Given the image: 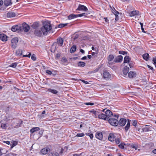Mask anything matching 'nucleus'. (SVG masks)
Returning a JSON list of instances; mask_svg holds the SVG:
<instances>
[{"mask_svg": "<svg viewBox=\"0 0 156 156\" xmlns=\"http://www.w3.org/2000/svg\"><path fill=\"white\" fill-rule=\"evenodd\" d=\"M52 28V27L50 23L48 21H45L43 23V26L40 29L37 28L35 29L34 31V34L38 37H41L43 35H46L48 31H50Z\"/></svg>", "mask_w": 156, "mask_h": 156, "instance_id": "f257e3e1", "label": "nucleus"}, {"mask_svg": "<svg viewBox=\"0 0 156 156\" xmlns=\"http://www.w3.org/2000/svg\"><path fill=\"white\" fill-rule=\"evenodd\" d=\"M102 76L103 79L107 80H111L112 77V76L107 70H104V71Z\"/></svg>", "mask_w": 156, "mask_h": 156, "instance_id": "f03ea898", "label": "nucleus"}, {"mask_svg": "<svg viewBox=\"0 0 156 156\" xmlns=\"http://www.w3.org/2000/svg\"><path fill=\"white\" fill-rule=\"evenodd\" d=\"M18 42V39L17 37L12 38L11 41V45L12 47L14 49L16 48L17 46V44Z\"/></svg>", "mask_w": 156, "mask_h": 156, "instance_id": "7ed1b4c3", "label": "nucleus"}, {"mask_svg": "<svg viewBox=\"0 0 156 156\" xmlns=\"http://www.w3.org/2000/svg\"><path fill=\"white\" fill-rule=\"evenodd\" d=\"M109 123L113 126H117L119 124L118 120L115 119H110L108 120Z\"/></svg>", "mask_w": 156, "mask_h": 156, "instance_id": "20e7f679", "label": "nucleus"}, {"mask_svg": "<svg viewBox=\"0 0 156 156\" xmlns=\"http://www.w3.org/2000/svg\"><path fill=\"white\" fill-rule=\"evenodd\" d=\"M22 30V27L20 25L13 26L11 28V30L13 32H16L17 30Z\"/></svg>", "mask_w": 156, "mask_h": 156, "instance_id": "39448f33", "label": "nucleus"}, {"mask_svg": "<svg viewBox=\"0 0 156 156\" xmlns=\"http://www.w3.org/2000/svg\"><path fill=\"white\" fill-rule=\"evenodd\" d=\"M152 129V126L149 125H145L142 128V130L143 132H146L151 131Z\"/></svg>", "mask_w": 156, "mask_h": 156, "instance_id": "423d86ee", "label": "nucleus"}, {"mask_svg": "<svg viewBox=\"0 0 156 156\" xmlns=\"http://www.w3.org/2000/svg\"><path fill=\"white\" fill-rule=\"evenodd\" d=\"M76 10L86 11L88 10V9L85 6L79 4L77 8L76 9Z\"/></svg>", "mask_w": 156, "mask_h": 156, "instance_id": "0eeeda50", "label": "nucleus"}, {"mask_svg": "<svg viewBox=\"0 0 156 156\" xmlns=\"http://www.w3.org/2000/svg\"><path fill=\"white\" fill-rule=\"evenodd\" d=\"M21 27H22V29H23L25 32H28L30 29V26L25 23H23L22 26Z\"/></svg>", "mask_w": 156, "mask_h": 156, "instance_id": "6e6552de", "label": "nucleus"}, {"mask_svg": "<svg viewBox=\"0 0 156 156\" xmlns=\"http://www.w3.org/2000/svg\"><path fill=\"white\" fill-rule=\"evenodd\" d=\"M98 117L100 119H103L105 120H108L109 119L108 117L103 113L99 114V113Z\"/></svg>", "mask_w": 156, "mask_h": 156, "instance_id": "1a4fd4ad", "label": "nucleus"}, {"mask_svg": "<svg viewBox=\"0 0 156 156\" xmlns=\"http://www.w3.org/2000/svg\"><path fill=\"white\" fill-rule=\"evenodd\" d=\"M50 149L48 148H44L41 150L40 154L42 155H45L48 153V152L50 151Z\"/></svg>", "mask_w": 156, "mask_h": 156, "instance_id": "9d476101", "label": "nucleus"}, {"mask_svg": "<svg viewBox=\"0 0 156 156\" xmlns=\"http://www.w3.org/2000/svg\"><path fill=\"white\" fill-rule=\"evenodd\" d=\"M126 122L127 120L126 119L121 118L119 121V124L120 126H123L125 125Z\"/></svg>", "mask_w": 156, "mask_h": 156, "instance_id": "9b49d317", "label": "nucleus"}, {"mask_svg": "<svg viewBox=\"0 0 156 156\" xmlns=\"http://www.w3.org/2000/svg\"><path fill=\"white\" fill-rule=\"evenodd\" d=\"M89 112L92 114V115L95 118H97L99 115V112L94 109H92L89 111Z\"/></svg>", "mask_w": 156, "mask_h": 156, "instance_id": "f8f14e48", "label": "nucleus"}, {"mask_svg": "<svg viewBox=\"0 0 156 156\" xmlns=\"http://www.w3.org/2000/svg\"><path fill=\"white\" fill-rule=\"evenodd\" d=\"M95 136L98 139L101 140L103 139V134L101 132H97L95 135Z\"/></svg>", "mask_w": 156, "mask_h": 156, "instance_id": "ddd939ff", "label": "nucleus"}, {"mask_svg": "<svg viewBox=\"0 0 156 156\" xmlns=\"http://www.w3.org/2000/svg\"><path fill=\"white\" fill-rule=\"evenodd\" d=\"M16 15L14 12L9 11L7 13L6 16L7 18H12L15 17Z\"/></svg>", "mask_w": 156, "mask_h": 156, "instance_id": "4468645a", "label": "nucleus"}, {"mask_svg": "<svg viewBox=\"0 0 156 156\" xmlns=\"http://www.w3.org/2000/svg\"><path fill=\"white\" fill-rule=\"evenodd\" d=\"M0 40L3 41H6L7 40V36L4 34H0Z\"/></svg>", "mask_w": 156, "mask_h": 156, "instance_id": "2eb2a0df", "label": "nucleus"}, {"mask_svg": "<svg viewBox=\"0 0 156 156\" xmlns=\"http://www.w3.org/2000/svg\"><path fill=\"white\" fill-rule=\"evenodd\" d=\"M128 76L129 78H133L136 77V73L135 72L131 71L129 73Z\"/></svg>", "mask_w": 156, "mask_h": 156, "instance_id": "dca6fc26", "label": "nucleus"}, {"mask_svg": "<svg viewBox=\"0 0 156 156\" xmlns=\"http://www.w3.org/2000/svg\"><path fill=\"white\" fill-rule=\"evenodd\" d=\"M123 57L122 55H119L114 60L115 62H121L122 60Z\"/></svg>", "mask_w": 156, "mask_h": 156, "instance_id": "f3484780", "label": "nucleus"}, {"mask_svg": "<svg viewBox=\"0 0 156 156\" xmlns=\"http://www.w3.org/2000/svg\"><path fill=\"white\" fill-rule=\"evenodd\" d=\"M115 139V134L113 133H110L108 137V140L111 141H114Z\"/></svg>", "mask_w": 156, "mask_h": 156, "instance_id": "a211bd4d", "label": "nucleus"}, {"mask_svg": "<svg viewBox=\"0 0 156 156\" xmlns=\"http://www.w3.org/2000/svg\"><path fill=\"white\" fill-rule=\"evenodd\" d=\"M129 70V68L127 66H125L122 71L123 74L125 75H126L128 73Z\"/></svg>", "mask_w": 156, "mask_h": 156, "instance_id": "6ab92c4d", "label": "nucleus"}, {"mask_svg": "<svg viewBox=\"0 0 156 156\" xmlns=\"http://www.w3.org/2000/svg\"><path fill=\"white\" fill-rule=\"evenodd\" d=\"M11 1V0H5L4 1V5L6 6L11 5L12 4V2Z\"/></svg>", "mask_w": 156, "mask_h": 156, "instance_id": "aec40b11", "label": "nucleus"}, {"mask_svg": "<svg viewBox=\"0 0 156 156\" xmlns=\"http://www.w3.org/2000/svg\"><path fill=\"white\" fill-rule=\"evenodd\" d=\"M106 115L107 117H111L113 115L112 112L109 110H107L105 112Z\"/></svg>", "mask_w": 156, "mask_h": 156, "instance_id": "412c9836", "label": "nucleus"}, {"mask_svg": "<svg viewBox=\"0 0 156 156\" xmlns=\"http://www.w3.org/2000/svg\"><path fill=\"white\" fill-rule=\"evenodd\" d=\"M131 59V58L129 56H126L124 58V63H128L129 62Z\"/></svg>", "mask_w": 156, "mask_h": 156, "instance_id": "4be33fe9", "label": "nucleus"}, {"mask_svg": "<svg viewBox=\"0 0 156 156\" xmlns=\"http://www.w3.org/2000/svg\"><path fill=\"white\" fill-rule=\"evenodd\" d=\"M130 127V121L129 120H128L126 126L124 127L125 130L126 131H127L129 129Z\"/></svg>", "mask_w": 156, "mask_h": 156, "instance_id": "5701e85b", "label": "nucleus"}, {"mask_svg": "<svg viewBox=\"0 0 156 156\" xmlns=\"http://www.w3.org/2000/svg\"><path fill=\"white\" fill-rule=\"evenodd\" d=\"M57 40L58 45L61 46H62L63 43V41L62 39L61 38H59L57 39Z\"/></svg>", "mask_w": 156, "mask_h": 156, "instance_id": "b1692460", "label": "nucleus"}, {"mask_svg": "<svg viewBox=\"0 0 156 156\" xmlns=\"http://www.w3.org/2000/svg\"><path fill=\"white\" fill-rule=\"evenodd\" d=\"M40 129L38 127H33L30 129V132L31 133H33L34 132L39 130Z\"/></svg>", "mask_w": 156, "mask_h": 156, "instance_id": "393cba45", "label": "nucleus"}, {"mask_svg": "<svg viewBox=\"0 0 156 156\" xmlns=\"http://www.w3.org/2000/svg\"><path fill=\"white\" fill-rule=\"evenodd\" d=\"M78 17V14L75 15L73 14H71L68 16V19L69 20H72L75 18Z\"/></svg>", "mask_w": 156, "mask_h": 156, "instance_id": "a878e982", "label": "nucleus"}, {"mask_svg": "<svg viewBox=\"0 0 156 156\" xmlns=\"http://www.w3.org/2000/svg\"><path fill=\"white\" fill-rule=\"evenodd\" d=\"M48 91L54 94H57L58 92L57 90L51 88H48Z\"/></svg>", "mask_w": 156, "mask_h": 156, "instance_id": "bb28decb", "label": "nucleus"}, {"mask_svg": "<svg viewBox=\"0 0 156 156\" xmlns=\"http://www.w3.org/2000/svg\"><path fill=\"white\" fill-rule=\"evenodd\" d=\"M39 26V24L38 23L35 22L31 25V27L33 29H36L38 28Z\"/></svg>", "mask_w": 156, "mask_h": 156, "instance_id": "cd10ccee", "label": "nucleus"}, {"mask_svg": "<svg viewBox=\"0 0 156 156\" xmlns=\"http://www.w3.org/2000/svg\"><path fill=\"white\" fill-rule=\"evenodd\" d=\"M58 154L55 151L49 153L48 156H58Z\"/></svg>", "mask_w": 156, "mask_h": 156, "instance_id": "c85d7f7f", "label": "nucleus"}, {"mask_svg": "<svg viewBox=\"0 0 156 156\" xmlns=\"http://www.w3.org/2000/svg\"><path fill=\"white\" fill-rule=\"evenodd\" d=\"M139 12L136 11H133L129 13V16H133L135 15L138 14Z\"/></svg>", "mask_w": 156, "mask_h": 156, "instance_id": "c756f323", "label": "nucleus"}, {"mask_svg": "<svg viewBox=\"0 0 156 156\" xmlns=\"http://www.w3.org/2000/svg\"><path fill=\"white\" fill-rule=\"evenodd\" d=\"M76 48L75 45H73L70 48V52L71 53L74 52L76 50Z\"/></svg>", "mask_w": 156, "mask_h": 156, "instance_id": "7c9ffc66", "label": "nucleus"}, {"mask_svg": "<svg viewBox=\"0 0 156 156\" xmlns=\"http://www.w3.org/2000/svg\"><path fill=\"white\" fill-rule=\"evenodd\" d=\"M2 122V121H1L0 122L1 127L2 129H6L7 127L6 124L5 123H4Z\"/></svg>", "mask_w": 156, "mask_h": 156, "instance_id": "2f4dec72", "label": "nucleus"}, {"mask_svg": "<svg viewBox=\"0 0 156 156\" xmlns=\"http://www.w3.org/2000/svg\"><path fill=\"white\" fill-rule=\"evenodd\" d=\"M17 144V143L16 141H12L10 143L11 148L12 149L14 147L16 146Z\"/></svg>", "mask_w": 156, "mask_h": 156, "instance_id": "473e14b6", "label": "nucleus"}, {"mask_svg": "<svg viewBox=\"0 0 156 156\" xmlns=\"http://www.w3.org/2000/svg\"><path fill=\"white\" fill-rule=\"evenodd\" d=\"M149 54L148 53H145L143 55V57L144 59L146 61H147L148 59Z\"/></svg>", "mask_w": 156, "mask_h": 156, "instance_id": "72a5a7b5", "label": "nucleus"}, {"mask_svg": "<svg viewBox=\"0 0 156 156\" xmlns=\"http://www.w3.org/2000/svg\"><path fill=\"white\" fill-rule=\"evenodd\" d=\"M23 121L20 120H18L17 122V125H16L15 127H19L20 126V125L22 124Z\"/></svg>", "mask_w": 156, "mask_h": 156, "instance_id": "f704fd0d", "label": "nucleus"}, {"mask_svg": "<svg viewBox=\"0 0 156 156\" xmlns=\"http://www.w3.org/2000/svg\"><path fill=\"white\" fill-rule=\"evenodd\" d=\"M85 63L83 62H79L78 63V65L79 66L83 67L85 65Z\"/></svg>", "mask_w": 156, "mask_h": 156, "instance_id": "c9c22d12", "label": "nucleus"}, {"mask_svg": "<svg viewBox=\"0 0 156 156\" xmlns=\"http://www.w3.org/2000/svg\"><path fill=\"white\" fill-rule=\"evenodd\" d=\"M114 58V56L113 55H110L108 56V61H112Z\"/></svg>", "mask_w": 156, "mask_h": 156, "instance_id": "e433bc0d", "label": "nucleus"}, {"mask_svg": "<svg viewBox=\"0 0 156 156\" xmlns=\"http://www.w3.org/2000/svg\"><path fill=\"white\" fill-rule=\"evenodd\" d=\"M16 55H22V51L21 50H17L16 52Z\"/></svg>", "mask_w": 156, "mask_h": 156, "instance_id": "4c0bfd02", "label": "nucleus"}, {"mask_svg": "<svg viewBox=\"0 0 156 156\" xmlns=\"http://www.w3.org/2000/svg\"><path fill=\"white\" fill-rule=\"evenodd\" d=\"M18 64V63L17 62H14L11 64H10V65H9V66L12 68H16Z\"/></svg>", "mask_w": 156, "mask_h": 156, "instance_id": "58836bf2", "label": "nucleus"}, {"mask_svg": "<svg viewBox=\"0 0 156 156\" xmlns=\"http://www.w3.org/2000/svg\"><path fill=\"white\" fill-rule=\"evenodd\" d=\"M125 144L123 142H121L120 144L119 145V147L121 149H123L124 147Z\"/></svg>", "mask_w": 156, "mask_h": 156, "instance_id": "ea45409f", "label": "nucleus"}, {"mask_svg": "<svg viewBox=\"0 0 156 156\" xmlns=\"http://www.w3.org/2000/svg\"><path fill=\"white\" fill-rule=\"evenodd\" d=\"M112 13H113L114 14H115L118 13L119 14V12L117 11L115 9L114 7H113V8H112Z\"/></svg>", "mask_w": 156, "mask_h": 156, "instance_id": "a19ab883", "label": "nucleus"}, {"mask_svg": "<svg viewBox=\"0 0 156 156\" xmlns=\"http://www.w3.org/2000/svg\"><path fill=\"white\" fill-rule=\"evenodd\" d=\"M68 24V23H63V24L61 23V24H59L58 25V27L59 28H62L63 27L66 26Z\"/></svg>", "mask_w": 156, "mask_h": 156, "instance_id": "79ce46f5", "label": "nucleus"}, {"mask_svg": "<svg viewBox=\"0 0 156 156\" xmlns=\"http://www.w3.org/2000/svg\"><path fill=\"white\" fill-rule=\"evenodd\" d=\"M114 140L115 143L117 144H119L121 142L120 139L119 138H115Z\"/></svg>", "mask_w": 156, "mask_h": 156, "instance_id": "37998d69", "label": "nucleus"}, {"mask_svg": "<svg viewBox=\"0 0 156 156\" xmlns=\"http://www.w3.org/2000/svg\"><path fill=\"white\" fill-rule=\"evenodd\" d=\"M61 61L65 63H66L67 62V60L66 58L63 57L62 58Z\"/></svg>", "mask_w": 156, "mask_h": 156, "instance_id": "c03bdc74", "label": "nucleus"}, {"mask_svg": "<svg viewBox=\"0 0 156 156\" xmlns=\"http://www.w3.org/2000/svg\"><path fill=\"white\" fill-rule=\"evenodd\" d=\"M31 59L33 61H35L36 59V58L35 55L34 54H33L31 56Z\"/></svg>", "mask_w": 156, "mask_h": 156, "instance_id": "a18cd8bd", "label": "nucleus"}, {"mask_svg": "<svg viewBox=\"0 0 156 156\" xmlns=\"http://www.w3.org/2000/svg\"><path fill=\"white\" fill-rule=\"evenodd\" d=\"M127 52L125 51H119V54H122L123 55H125L126 54H127Z\"/></svg>", "mask_w": 156, "mask_h": 156, "instance_id": "49530a36", "label": "nucleus"}, {"mask_svg": "<svg viewBox=\"0 0 156 156\" xmlns=\"http://www.w3.org/2000/svg\"><path fill=\"white\" fill-rule=\"evenodd\" d=\"M87 15V13H81V14H78V17H82V16H85Z\"/></svg>", "mask_w": 156, "mask_h": 156, "instance_id": "de8ad7c7", "label": "nucleus"}, {"mask_svg": "<svg viewBox=\"0 0 156 156\" xmlns=\"http://www.w3.org/2000/svg\"><path fill=\"white\" fill-rule=\"evenodd\" d=\"M84 136L83 133H78L76 134V136L77 137H83Z\"/></svg>", "mask_w": 156, "mask_h": 156, "instance_id": "09e8293b", "label": "nucleus"}, {"mask_svg": "<svg viewBox=\"0 0 156 156\" xmlns=\"http://www.w3.org/2000/svg\"><path fill=\"white\" fill-rule=\"evenodd\" d=\"M132 124L134 126H136L137 125V121L136 120H133Z\"/></svg>", "mask_w": 156, "mask_h": 156, "instance_id": "8fccbe9b", "label": "nucleus"}, {"mask_svg": "<svg viewBox=\"0 0 156 156\" xmlns=\"http://www.w3.org/2000/svg\"><path fill=\"white\" fill-rule=\"evenodd\" d=\"M86 135L87 136H89L91 139H92L93 138V135L92 133L89 134V133H86Z\"/></svg>", "mask_w": 156, "mask_h": 156, "instance_id": "3c124183", "label": "nucleus"}, {"mask_svg": "<svg viewBox=\"0 0 156 156\" xmlns=\"http://www.w3.org/2000/svg\"><path fill=\"white\" fill-rule=\"evenodd\" d=\"M28 54L24 55H23V57H27L28 58H30V55H31V53L30 52H28Z\"/></svg>", "mask_w": 156, "mask_h": 156, "instance_id": "603ef678", "label": "nucleus"}, {"mask_svg": "<svg viewBox=\"0 0 156 156\" xmlns=\"http://www.w3.org/2000/svg\"><path fill=\"white\" fill-rule=\"evenodd\" d=\"M129 66L130 67V68H132V67H133V66H134V64H133V62H129Z\"/></svg>", "mask_w": 156, "mask_h": 156, "instance_id": "864d4df0", "label": "nucleus"}, {"mask_svg": "<svg viewBox=\"0 0 156 156\" xmlns=\"http://www.w3.org/2000/svg\"><path fill=\"white\" fill-rule=\"evenodd\" d=\"M140 24L141 29L142 31L144 33H145V32L144 30V28L143 27V23H140Z\"/></svg>", "mask_w": 156, "mask_h": 156, "instance_id": "5fc2aeb1", "label": "nucleus"}, {"mask_svg": "<svg viewBox=\"0 0 156 156\" xmlns=\"http://www.w3.org/2000/svg\"><path fill=\"white\" fill-rule=\"evenodd\" d=\"M85 104L87 105H94V104L93 103L91 102H87L85 103Z\"/></svg>", "mask_w": 156, "mask_h": 156, "instance_id": "6e6d98bb", "label": "nucleus"}, {"mask_svg": "<svg viewBox=\"0 0 156 156\" xmlns=\"http://www.w3.org/2000/svg\"><path fill=\"white\" fill-rule=\"evenodd\" d=\"M119 14L118 13H116V14H115L114 15L115 16V21H117L119 20V16L118 15V14Z\"/></svg>", "mask_w": 156, "mask_h": 156, "instance_id": "4d7b16f0", "label": "nucleus"}, {"mask_svg": "<svg viewBox=\"0 0 156 156\" xmlns=\"http://www.w3.org/2000/svg\"><path fill=\"white\" fill-rule=\"evenodd\" d=\"M46 72L47 74L49 75H50L52 74V72L51 71L48 70H46Z\"/></svg>", "mask_w": 156, "mask_h": 156, "instance_id": "13d9d810", "label": "nucleus"}, {"mask_svg": "<svg viewBox=\"0 0 156 156\" xmlns=\"http://www.w3.org/2000/svg\"><path fill=\"white\" fill-rule=\"evenodd\" d=\"M115 62H114V61L113 62H112V61H108V66L110 67L111 66H112L113 64H114Z\"/></svg>", "mask_w": 156, "mask_h": 156, "instance_id": "bf43d9fd", "label": "nucleus"}, {"mask_svg": "<svg viewBox=\"0 0 156 156\" xmlns=\"http://www.w3.org/2000/svg\"><path fill=\"white\" fill-rule=\"evenodd\" d=\"M4 143H5L7 144L8 145H10V141H3Z\"/></svg>", "mask_w": 156, "mask_h": 156, "instance_id": "052dcab7", "label": "nucleus"}, {"mask_svg": "<svg viewBox=\"0 0 156 156\" xmlns=\"http://www.w3.org/2000/svg\"><path fill=\"white\" fill-rule=\"evenodd\" d=\"M99 69L98 68H97V69H95L93 71V73H95L96 72H97L98 71V70H99Z\"/></svg>", "mask_w": 156, "mask_h": 156, "instance_id": "680f3d73", "label": "nucleus"}, {"mask_svg": "<svg viewBox=\"0 0 156 156\" xmlns=\"http://www.w3.org/2000/svg\"><path fill=\"white\" fill-rule=\"evenodd\" d=\"M153 61L154 62V64H156V57L155 58H153Z\"/></svg>", "mask_w": 156, "mask_h": 156, "instance_id": "e2e57ef3", "label": "nucleus"}, {"mask_svg": "<svg viewBox=\"0 0 156 156\" xmlns=\"http://www.w3.org/2000/svg\"><path fill=\"white\" fill-rule=\"evenodd\" d=\"M60 53H58L56 54V58H59L60 57Z\"/></svg>", "mask_w": 156, "mask_h": 156, "instance_id": "0e129e2a", "label": "nucleus"}, {"mask_svg": "<svg viewBox=\"0 0 156 156\" xmlns=\"http://www.w3.org/2000/svg\"><path fill=\"white\" fill-rule=\"evenodd\" d=\"M3 4V2L2 0H0V7Z\"/></svg>", "mask_w": 156, "mask_h": 156, "instance_id": "69168bd1", "label": "nucleus"}, {"mask_svg": "<svg viewBox=\"0 0 156 156\" xmlns=\"http://www.w3.org/2000/svg\"><path fill=\"white\" fill-rule=\"evenodd\" d=\"M81 154H74L73 156H80L81 155Z\"/></svg>", "mask_w": 156, "mask_h": 156, "instance_id": "338daca9", "label": "nucleus"}, {"mask_svg": "<svg viewBox=\"0 0 156 156\" xmlns=\"http://www.w3.org/2000/svg\"><path fill=\"white\" fill-rule=\"evenodd\" d=\"M152 152L154 154H156V149H153L152 151Z\"/></svg>", "mask_w": 156, "mask_h": 156, "instance_id": "774afa93", "label": "nucleus"}]
</instances>
